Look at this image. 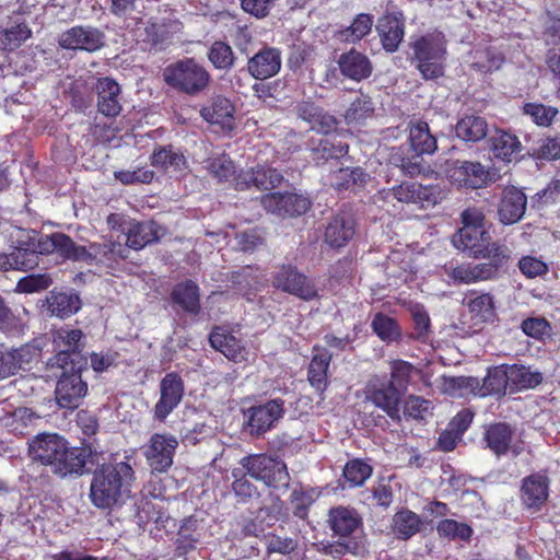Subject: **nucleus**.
I'll return each instance as SVG.
<instances>
[{
	"label": "nucleus",
	"instance_id": "1",
	"mask_svg": "<svg viewBox=\"0 0 560 560\" xmlns=\"http://www.w3.org/2000/svg\"><path fill=\"white\" fill-rule=\"evenodd\" d=\"M135 481V470L128 457L119 460L112 455L107 463L96 467L90 486V500L101 510H110L128 495Z\"/></svg>",
	"mask_w": 560,
	"mask_h": 560
},
{
	"label": "nucleus",
	"instance_id": "2",
	"mask_svg": "<svg viewBox=\"0 0 560 560\" xmlns=\"http://www.w3.org/2000/svg\"><path fill=\"white\" fill-rule=\"evenodd\" d=\"M163 80L176 92L196 96L207 90L211 74L195 58L187 57L168 65L163 71Z\"/></svg>",
	"mask_w": 560,
	"mask_h": 560
},
{
	"label": "nucleus",
	"instance_id": "3",
	"mask_svg": "<svg viewBox=\"0 0 560 560\" xmlns=\"http://www.w3.org/2000/svg\"><path fill=\"white\" fill-rule=\"evenodd\" d=\"M84 334L79 328L66 325L51 332V343L55 355L49 360L51 368L73 370L74 366H85L86 359L82 355Z\"/></svg>",
	"mask_w": 560,
	"mask_h": 560
},
{
	"label": "nucleus",
	"instance_id": "4",
	"mask_svg": "<svg viewBox=\"0 0 560 560\" xmlns=\"http://www.w3.org/2000/svg\"><path fill=\"white\" fill-rule=\"evenodd\" d=\"M246 474L255 480L262 481L268 488L287 492L291 477L283 460L267 454H252L240 462Z\"/></svg>",
	"mask_w": 560,
	"mask_h": 560
},
{
	"label": "nucleus",
	"instance_id": "5",
	"mask_svg": "<svg viewBox=\"0 0 560 560\" xmlns=\"http://www.w3.org/2000/svg\"><path fill=\"white\" fill-rule=\"evenodd\" d=\"M417 69L425 80H434L444 74L446 55L445 43L438 36L427 34L417 38L412 44Z\"/></svg>",
	"mask_w": 560,
	"mask_h": 560
},
{
	"label": "nucleus",
	"instance_id": "6",
	"mask_svg": "<svg viewBox=\"0 0 560 560\" xmlns=\"http://www.w3.org/2000/svg\"><path fill=\"white\" fill-rule=\"evenodd\" d=\"M447 192V189L441 184L422 185L417 182L405 180L388 189L385 199L393 197L398 202L430 208L446 199Z\"/></svg>",
	"mask_w": 560,
	"mask_h": 560
},
{
	"label": "nucleus",
	"instance_id": "7",
	"mask_svg": "<svg viewBox=\"0 0 560 560\" xmlns=\"http://www.w3.org/2000/svg\"><path fill=\"white\" fill-rule=\"evenodd\" d=\"M273 288L284 293L296 296L303 301H312L318 298L315 283L299 268L291 264H282L272 273Z\"/></svg>",
	"mask_w": 560,
	"mask_h": 560
},
{
	"label": "nucleus",
	"instance_id": "8",
	"mask_svg": "<svg viewBox=\"0 0 560 560\" xmlns=\"http://www.w3.org/2000/svg\"><path fill=\"white\" fill-rule=\"evenodd\" d=\"M365 399L382 409L393 421H400L402 397L400 388L387 382L386 376H373L364 388Z\"/></svg>",
	"mask_w": 560,
	"mask_h": 560
},
{
	"label": "nucleus",
	"instance_id": "9",
	"mask_svg": "<svg viewBox=\"0 0 560 560\" xmlns=\"http://www.w3.org/2000/svg\"><path fill=\"white\" fill-rule=\"evenodd\" d=\"M85 366L73 370H61L62 373L56 385L55 396L60 408L75 409L88 393V383L82 380Z\"/></svg>",
	"mask_w": 560,
	"mask_h": 560
},
{
	"label": "nucleus",
	"instance_id": "10",
	"mask_svg": "<svg viewBox=\"0 0 560 560\" xmlns=\"http://www.w3.org/2000/svg\"><path fill=\"white\" fill-rule=\"evenodd\" d=\"M358 223L354 215L346 209H339L324 228V243L336 250L345 248L355 236Z\"/></svg>",
	"mask_w": 560,
	"mask_h": 560
},
{
	"label": "nucleus",
	"instance_id": "11",
	"mask_svg": "<svg viewBox=\"0 0 560 560\" xmlns=\"http://www.w3.org/2000/svg\"><path fill=\"white\" fill-rule=\"evenodd\" d=\"M178 447L177 439L170 433H154L144 447L143 455L153 472H166L173 465Z\"/></svg>",
	"mask_w": 560,
	"mask_h": 560
},
{
	"label": "nucleus",
	"instance_id": "12",
	"mask_svg": "<svg viewBox=\"0 0 560 560\" xmlns=\"http://www.w3.org/2000/svg\"><path fill=\"white\" fill-rule=\"evenodd\" d=\"M58 44L67 50L95 52L105 46V34L92 25H75L59 35Z\"/></svg>",
	"mask_w": 560,
	"mask_h": 560
},
{
	"label": "nucleus",
	"instance_id": "13",
	"mask_svg": "<svg viewBox=\"0 0 560 560\" xmlns=\"http://www.w3.org/2000/svg\"><path fill=\"white\" fill-rule=\"evenodd\" d=\"M185 394V383L177 372H168L160 382V398L153 407V417L160 422L178 407Z\"/></svg>",
	"mask_w": 560,
	"mask_h": 560
},
{
	"label": "nucleus",
	"instance_id": "14",
	"mask_svg": "<svg viewBox=\"0 0 560 560\" xmlns=\"http://www.w3.org/2000/svg\"><path fill=\"white\" fill-rule=\"evenodd\" d=\"M85 250L83 262L104 268L108 273L119 269L129 256V249L119 242L90 243Z\"/></svg>",
	"mask_w": 560,
	"mask_h": 560
},
{
	"label": "nucleus",
	"instance_id": "15",
	"mask_svg": "<svg viewBox=\"0 0 560 560\" xmlns=\"http://www.w3.org/2000/svg\"><path fill=\"white\" fill-rule=\"evenodd\" d=\"M515 430L506 422H494L489 424L483 432V442L497 457H502L511 453L517 457L524 452L522 441L513 444Z\"/></svg>",
	"mask_w": 560,
	"mask_h": 560
},
{
	"label": "nucleus",
	"instance_id": "16",
	"mask_svg": "<svg viewBox=\"0 0 560 560\" xmlns=\"http://www.w3.org/2000/svg\"><path fill=\"white\" fill-rule=\"evenodd\" d=\"M260 203L267 212L279 217H299L312 206L308 198L294 192H269L261 196Z\"/></svg>",
	"mask_w": 560,
	"mask_h": 560
},
{
	"label": "nucleus",
	"instance_id": "17",
	"mask_svg": "<svg viewBox=\"0 0 560 560\" xmlns=\"http://www.w3.org/2000/svg\"><path fill=\"white\" fill-rule=\"evenodd\" d=\"M446 175L451 183L467 189H478L489 180V172L480 162L456 160L448 164Z\"/></svg>",
	"mask_w": 560,
	"mask_h": 560
},
{
	"label": "nucleus",
	"instance_id": "18",
	"mask_svg": "<svg viewBox=\"0 0 560 560\" xmlns=\"http://www.w3.org/2000/svg\"><path fill=\"white\" fill-rule=\"evenodd\" d=\"M38 248L42 255L56 254L62 260L83 262L85 246L77 244L69 235L55 232L38 238Z\"/></svg>",
	"mask_w": 560,
	"mask_h": 560
},
{
	"label": "nucleus",
	"instance_id": "19",
	"mask_svg": "<svg viewBox=\"0 0 560 560\" xmlns=\"http://www.w3.org/2000/svg\"><path fill=\"white\" fill-rule=\"evenodd\" d=\"M282 66V54L278 47L262 45L246 62L247 73L255 80L265 81L276 77Z\"/></svg>",
	"mask_w": 560,
	"mask_h": 560
},
{
	"label": "nucleus",
	"instance_id": "20",
	"mask_svg": "<svg viewBox=\"0 0 560 560\" xmlns=\"http://www.w3.org/2000/svg\"><path fill=\"white\" fill-rule=\"evenodd\" d=\"M284 401L281 398L270 399L247 410V425L250 434L257 436L271 430L284 415Z\"/></svg>",
	"mask_w": 560,
	"mask_h": 560
},
{
	"label": "nucleus",
	"instance_id": "21",
	"mask_svg": "<svg viewBox=\"0 0 560 560\" xmlns=\"http://www.w3.org/2000/svg\"><path fill=\"white\" fill-rule=\"evenodd\" d=\"M454 245L468 253L469 257L480 259L486 256L495 246H506L501 242H492L491 236L486 229L460 228L453 237Z\"/></svg>",
	"mask_w": 560,
	"mask_h": 560
},
{
	"label": "nucleus",
	"instance_id": "22",
	"mask_svg": "<svg viewBox=\"0 0 560 560\" xmlns=\"http://www.w3.org/2000/svg\"><path fill=\"white\" fill-rule=\"evenodd\" d=\"M527 209V196L515 186H505L498 202V220L504 225L520 222Z\"/></svg>",
	"mask_w": 560,
	"mask_h": 560
},
{
	"label": "nucleus",
	"instance_id": "23",
	"mask_svg": "<svg viewBox=\"0 0 560 560\" xmlns=\"http://www.w3.org/2000/svg\"><path fill=\"white\" fill-rule=\"evenodd\" d=\"M549 478L541 472H534L522 480L520 498L523 505L532 511H540L549 498Z\"/></svg>",
	"mask_w": 560,
	"mask_h": 560
},
{
	"label": "nucleus",
	"instance_id": "24",
	"mask_svg": "<svg viewBox=\"0 0 560 560\" xmlns=\"http://www.w3.org/2000/svg\"><path fill=\"white\" fill-rule=\"evenodd\" d=\"M94 89L98 113L107 118L119 116L122 110L120 85L114 79L104 77L97 79Z\"/></svg>",
	"mask_w": 560,
	"mask_h": 560
},
{
	"label": "nucleus",
	"instance_id": "25",
	"mask_svg": "<svg viewBox=\"0 0 560 560\" xmlns=\"http://www.w3.org/2000/svg\"><path fill=\"white\" fill-rule=\"evenodd\" d=\"M234 105L224 96L212 98L211 103L201 107L200 116L209 124L218 126L224 135H230L235 128Z\"/></svg>",
	"mask_w": 560,
	"mask_h": 560
},
{
	"label": "nucleus",
	"instance_id": "26",
	"mask_svg": "<svg viewBox=\"0 0 560 560\" xmlns=\"http://www.w3.org/2000/svg\"><path fill=\"white\" fill-rule=\"evenodd\" d=\"M67 440L58 434H40L31 443L28 453L34 462L49 466L52 470Z\"/></svg>",
	"mask_w": 560,
	"mask_h": 560
},
{
	"label": "nucleus",
	"instance_id": "27",
	"mask_svg": "<svg viewBox=\"0 0 560 560\" xmlns=\"http://www.w3.org/2000/svg\"><path fill=\"white\" fill-rule=\"evenodd\" d=\"M511 249L508 246H495L480 259L486 262L472 264L474 281H487L497 279L506 268L511 259Z\"/></svg>",
	"mask_w": 560,
	"mask_h": 560
},
{
	"label": "nucleus",
	"instance_id": "28",
	"mask_svg": "<svg viewBox=\"0 0 560 560\" xmlns=\"http://www.w3.org/2000/svg\"><path fill=\"white\" fill-rule=\"evenodd\" d=\"M209 342L213 349L234 363H243L248 360L249 352L242 340L222 327H213L209 335Z\"/></svg>",
	"mask_w": 560,
	"mask_h": 560
},
{
	"label": "nucleus",
	"instance_id": "29",
	"mask_svg": "<svg viewBox=\"0 0 560 560\" xmlns=\"http://www.w3.org/2000/svg\"><path fill=\"white\" fill-rule=\"evenodd\" d=\"M90 456L91 450L70 447L67 443L51 471L61 478L82 476Z\"/></svg>",
	"mask_w": 560,
	"mask_h": 560
},
{
	"label": "nucleus",
	"instance_id": "30",
	"mask_svg": "<svg viewBox=\"0 0 560 560\" xmlns=\"http://www.w3.org/2000/svg\"><path fill=\"white\" fill-rule=\"evenodd\" d=\"M337 63L341 74L355 82L369 79L373 72V65L370 58L355 48L342 52Z\"/></svg>",
	"mask_w": 560,
	"mask_h": 560
},
{
	"label": "nucleus",
	"instance_id": "31",
	"mask_svg": "<svg viewBox=\"0 0 560 560\" xmlns=\"http://www.w3.org/2000/svg\"><path fill=\"white\" fill-rule=\"evenodd\" d=\"M377 31L384 50L387 52L397 51L405 35V21L402 19V14H385L380 19Z\"/></svg>",
	"mask_w": 560,
	"mask_h": 560
},
{
	"label": "nucleus",
	"instance_id": "32",
	"mask_svg": "<svg viewBox=\"0 0 560 560\" xmlns=\"http://www.w3.org/2000/svg\"><path fill=\"white\" fill-rule=\"evenodd\" d=\"M153 167L165 173H182L187 168V160L183 151L173 144L156 145L150 155Z\"/></svg>",
	"mask_w": 560,
	"mask_h": 560
},
{
	"label": "nucleus",
	"instance_id": "33",
	"mask_svg": "<svg viewBox=\"0 0 560 560\" xmlns=\"http://www.w3.org/2000/svg\"><path fill=\"white\" fill-rule=\"evenodd\" d=\"M338 136H328L319 139L317 143L312 141L310 147L311 158L316 165H324L329 160H340L349 153V144Z\"/></svg>",
	"mask_w": 560,
	"mask_h": 560
},
{
	"label": "nucleus",
	"instance_id": "34",
	"mask_svg": "<svg viewBox=\"0 0 560 560\" xmlns=\"http://www.w3.org/2000/svg\"><path fill=\"white\" fill-rule=\"evenodd\" d=\"M126 247L140 250L161 238V226L155 221L131 222L126 232Z\"/></svg>",
	"mask_w": 560,
	"mask_h": 560
},
{
	"label": "nucleus",
	"instance_id": "35",
	"mask_svg": "<svg viewBox=\"0 0 560 560\" xmlns=\"http://www.w3.org/2000/svg\"><path fill=\"white\" fill-rule=\"evenodd\" d=\"M315 352L307 368V381L316 390L323 393L328 386V368L332 355L323 347L314 346Z\"/></svg>",
	"mask_w": 560,
	"mask_h": 560
},
{
	"label": "nucleus",
	"instance_id": "36",
	"mask_svg": "<svg viewBox=\"0 0 560 560\" xmlns=\"http://www.w3.org/2000/svg\"><path fill=\"white\" fill-rule=\"evenodd\" d=\"M328 523L335 535L348 537L362 525V518L354 509L336 506L329 510Z\"/></svg>",
	"mask_w": 560,
	"mask_h": 560
},
{
	"label": "nucleus",
	"instance_id": "37",
	"mask_svg": "<svg viewBox=\"0 0 560 560\" xmlns=\"http://www.w3.org/2000/svg\"><path fill=\"white\" fill-rule=\"evenodd\" d=\"M493 156L505 163L517 161L522 152V143L518 138L502 129H498L490 139Z\"/></svg>",
	"mask_w": 560,
	"mask_h": 560
},
{
	"label": "nucleus",
	"instance_id": "38",
	"mask_svg": "<svg viewBox=\"0 0 560 560\" xmlns=\"http://www.w3.org/2000/svg\"><path fill=\"white\" fill-rule=\"evenodd\" d=\"M171 300L190 315L200 313V290L192 280H185L174 285Z\"/></svg>",
	"mask_w": 560,
	"mask_h": 560
},
{
	"label": "nucleus",
	"instance_id": "39",
	"mask_svg": "<svg viewBox=\"0 0 560 560\" xmlns=\"http://www.w3.org/2000/svg\"><path fill=\"white\" fill-rule=\"evenodd\" d=\"M32 36L28 24L21 19H10L5 26H0V50L14 51Z\"/></svg>",
	"mask_w": 560,
	"mask_h": 560
},
{
	"label": "nucleus",
	"instance_id": "40",
	"mask_svg": "<svg viewBox=\"0 0 560 560\" xmlns=\"http://www.w3.org/2000/svg\"><path fill=\"white\" fill-rule=\"evenodd\" d=\"M509 384L508 364L490 366L482 378L480 397L492 396L501 399L510 392Z\"/></svg>",
	"mask_w": 560,
	"mask_h": 560
},
{
	"label": "nucleus",
	"instance_id": "41",
	"mask_svg": "<svg viewBox=\"0 0 560 560\" xmlns=\"http://www.w3.org/2000/svg\"><path fill=\"white\" fill-rule=\"evenodd\" d=\"M510 393L530 389L541 384L544 377L539 371H532L523 364H508Z\"/></svg>",
	"mask_w": 560,
	"mask_h": 560
},
{
	"label": "nucleus",
	"instance_id": "42",
	"mask_svg": "<svg viewBox=\"0 0 560 560\" xmlns=\"http://www.w3.org/2000/svg\"><path fill=\"white\" fill-rule=\"evenodd\" d=\"M421 517L409 509L397 511L392 518V532L397 539L408 540L421 530Z\"/></svg>",
	"mask_w": 560,
	"mask_h": 560
},
{
	"label": "nucleus",
	"instance_id": "43",
	"mask_svg": "<svg viewBox=\"0 0 560 560\" xmlns=\"http://www.w3.org/2000/svg\"><path fill=\"white\" fill-rule=\"evenodd\" d=\"M375 106L369 94L359 91V95L350 103L343 114V119L348 126H361L374 116Z\"/></svg>",
	"mask_w": 560,
	"mask_h": 560
},
{
	"label": "nucleus",
	"instance_id": "44",
	"mask_svg": "<svg viewBox=\"0 0 560 560\" xmlns=\"http://www.w3.org/2000/svg\"><path fill=\"white\" fill-rule=\"evenodd\" d=\"M374 19L370 13H359L351 24L336 32V38L346 44H357L366 37L373 27Z\"/></svg>",
	"mask_w": 560,
	"mask_h": 560
},
{
	"label": "nucleus",
	"instance_id": "45",
	"mask_svg": "<svg viewBox=\"0 0 560 560\" xmlns=\"http://www.w3.org/2000/svg\"><path fill=\"white\" fill-rule=\"evenodd\" d=\"M456 136L466 142H479L487 137L488 122L477 115H465L455 126Z\"/></svg>",
	"mask_w": 560,
	"mask_h": 560
},
{
	"label": "nucleus",
	"instance_id": "46",
	"mask_svg": "<svg viewBox=\"0 0 560 560\" xmlns=\"http://www.w3.org/2000/svg\"><path fill=\"white\" fill-rule=\"evenodd\" d=\"M48 311L59 318H67L81 308V300L72 292H49L47 296Z\"/></svg>",
	"mask_w": 560,
	"mask_h": 560
},
{
	"label": "nucleus",
	"instance_id": "47",
	"mask_svg": "<svg viewBox=\"0 0 560 560\" xmlns=\"http://www.w3.org/2000/svg\"><path fill=\"white\" fill-rule=\"evenodd\" d=\"M408 140L412 152L417 154H433L438 149L436 139L425 121L420 120L410 126Z\"/></svg>",
	"mask_w": 560,
	"mask_h": 560
},
{
	"label": "nucleus",
	"instance_id": "48",
	"mask_svg": "<svg viewBox=\"0 0 560 560\" xmlns=\"http://www.w3.org/2000/svg\"><path fill=\"white\" fill-rule=\"evenodd\" d=\"M210 65L219 71H230L236 62L232 46L224 40H214L207 51Z\"/></svg>",
	"mask_w": 560,
	"mask_h": 560
},
{
	"label": "nucleus",
	"instance_id": "49",
	"mask_svg": "<svg viewBox=\"0 0 560 560\" xmlns=\"http://www.w3.org/2000/svg\"><path fill=\"white\" fill-rule=\"evenodd\" d=\"M24 348H0V381L15 375L23 363L28 362Z\"/></svg>",
	"mask_w": 560,
	"mask_h": 560
},
{
	"label": "nucleus",
	"instance_id": "50",
	"mask_svg": "<svg viewBox=\"0 0 560 560\" xmlns=\"http://www.w3.org/2000/svg\"><path fill=\"white\" fill-rule=\"evenodd\" d=\"M373 468L361 458L350 459L346 463L342 476L349 487H361L371 477Z\"/></svg>",
	"mask_w": 560,
	"mask_h": 560
},
{
	"label": "nucleus",
	"instance_id": "51",
	"mask_svg": "<svg viewBox=\"0 0 560 560\" xmlns=\"http://www.w3.org/2000/svg\"><path fill=\"white\" fill-rule=\"evenodd\" d=\"M371 327L374 334L385 342L396 341L401 335L397 320L381 312L374 315Z\"/></svg>",
	"mask_w": 560,
	"mask_h": 560
},
{
	"label": "nucleus",
	"instance_id": "52",
	"mask_svg": "<svg viewBox=\"0 0 560 560\" xmlns=\"http://www.w3.org/2000/svg\"><path fill=\"white\" fill-rule=\"evenodd\" d=\"M390 377L387 380L396 388H400L406 394L412 375L417 369L408 361L396 359L389 362Z\"/></svg>",
	"mask_w": 560,
	"mask_h": 560
},
{
	"label": "nucleus",
	"instance_id": "53",
	"mask_svg": "<svg viewBox=\"0 0 560 560\" xmlns=\"http://www.w3.org/2000/svg\"><path fill=\"white\" fill-rule=\"evenodd\" d=\"M246 475V471L243 472L241 469L232 470V476L234 478V481L232 482V491L236 497L237 502L241 503L258 499L260 495L257 487L247 479Z\"/></svg>",
	"mask_w": 560,
	"mask_h": 560
},
{
	"label": "nucleus",
	"instance_id": "54",
	"mask_svg": "<svg viewBox=\"0 0 560 560\" xmlns=\"http://www.w3.org/2000/svg\"><path fill=\"white\" fill-rule=\"evenodd\" d=\"M504 62V56L500 52L494 51L491 48H486L480 51H476L475 59L471 62V69L487 74L499 70Z\"/></svg>",
	"mask_w": 560,
	"mask_h": 560
},
{
	"label": "nucleus",
	"instance_id": "55",
	"mask_svg": "<svg viewBox=\"0 0 560 560\" xmlns=\"http://www.w3.org/2000/svg\"><path fill=\"white\" fill-rule=\"evenodd\" d=\"M469 312L479 320L491 322L495 317L494 300L490 293H481L467 302Z\"/></svg>",
	"mask_w": 560,
	"mask_h": 560
},
{
	"label": "nucleus",
	"instance_id": "56",
	"mask_svg": "<svg viewBox=\"0 0 560 560\" xmlns=\"http://www.w3.org/2000/svg\"><path fill=\"white\" fill-rule=\"evenodd\" d=\"M283 175L275 167L257 165L254 167V187L258 190H271L281 185Z\"/></svg>",
	"mask_w": 560,
	"mask_h": 560
},
{
	"label": "nucleus",
	"instance_id": "57",
	"mask_svg": "<svg viewBox=\"0 0 560 560\" xmlns=\"http://www.w3.org/2000/svg\"><path fill=\"white\" fill-rule=\"evenodd\" d=\"M38 243L35 247H16L11 252L13 270L27 271L34 269L39 264Z\"/></svg>",
	"mask_w": 560,
	"mask_h": 560
},
{
	"label": "nucleus",
	"instance_id": "58",
	"mask_svg": "<svg viewBox=\"0 0 560 560\" xmlns=\"http://www.w3.org/2000/svg\"><path fill=\"white\" fill-rule=\"evenodd\" d=\"M436 530L440 536L451 539L459 538L462 540H469L472 536V528L466 524L452 518H444L439 522Z\"/></svg>",
	"mask_w": 560,
	"mask_h": 560
},
{
	"label": "nucleus",
	"instance_id": "59",
	"mask_svg": "<svg viewBox=\"0 0 560 560\" xmlns=\"http://www.w3.org/2000/svg\"><path fill=\"white\" fill-rule=\"evenodd\" d=\"M207 168L219 182L232 179L236 171L234 162L224 153L209 159Z\"/></svg>",
	"mask_w": 560,
	"mask_h": 560
},
{
	"label": "nucleus",
	"instance_id": "60",
	"mask_svg": "<svg viewBox=\"0 0 560 560\" xmlns=\"http://www.w3.org/2000/svg\"><path fill=\"white\" fill-rule=\"evenodd\" d=\"M365 183L364 171L357 167H342L335 175V188L337 190H347L354 188L357 185Z\"/></svg>",
	"mask_w": 560,
	"mask_h": 560
},
{
	"label": "nucleus",
	"instance_id": "61",
	"mask_svg": "<svg viewBox=\"0 0 560 560\" xmlns=\"http://www.w3.org/2000/svg\"><path fill=\"white\" fill-rule=\"evenodd\" d=\"M523 113L529 116L536 125L548 127L558 114V109L540 103H525Z\"/></svg>",
	"mask_w": 560,
	"mask_h": 560
},
{
	"label": "nucleus",
	"instance_id": "62",
	"mask_svg": "<svg viewBox=\"0 0 560 560\" xmlns=\"http://www.w3.org/2000/svg\"><path fill=\"white\" fill-rule=\"evenodd\" d=\"M51 283L52 279L48 273H32L18 281L15 291L19 293L39 292L48 289Z\"/></svg>",
	"mask_w": 560,
	"mask_h": 560
},
{
	"label": "nucleus",
	"instance_id": "63",
	"mask_svg": "<svg viewBox=\"0 0 560 560\" xmlns=\"http://www.w3.org/2000/svg\"><path fill=\"white\" fill-rule=\"evenodd\" d=\"M153 177L154 172L145 167L136 171L121 170L115 172V178L124 185L150 184Z\"/></svg>",
	"mask_w": 560,
	"mask_h": 560
},
{
	"label": "nucleus",
	"instance_id": "64",
	"mask_svg": "<svg viewBox=\"0 0 560 560\" xmlns=\"http://www.w3.org/2000/svg\"><path fill=\"white\" fill-rule=\"evenodd\" d=\"M521 328L526 336L541 340L549 334L551 326L544 317H528L522 322Z\"/></svg>",
	"mask_w": 560,
	"mask_h": 560
}]
</instances>
